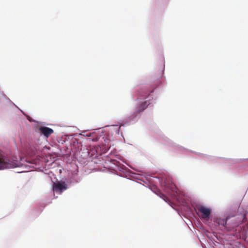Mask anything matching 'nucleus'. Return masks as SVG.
I'll use <instances>...</instances> for the list:
<instances>
[{"label": "nucleus", "instance_id": "nucleus-1", "mask_svg": "<svg viewBox=\"0 0 248 248\" xmlns=\"http://www.w3.org/2000/svg\"><path fill=\"white\" fill-rule=\"evenodd\" d=\"M17 166L16 162H14L8 159L0 151V170L14 168Z\"/></svg>", "mask_w": 248, "mask_h": 248}, {"label": "nucleus", "instance_id": "nucleus-4", "mask_svg": "<svg viewBox=\"0 0 248 248\" xmlns=\"http://www.w3.org/2000/svg\"><path fill=\"white\" fill-rule=\"evenodd\" d=\"M39 131L46 137L48 138L50 135L53 133L54 131L52 129L45 126H41L39 128Z\"/></svg>", "mask_w": 248, "mask_h": 248}, {"label": "nucleus", "instance_id": "nucleus-3", "mask_svg": "<svg viewBox=\"0 0 248 248\" xmlns=\"http://www.w3.org/2000/svg\"><path fill=\"white\" fill-rule=\"evenodd\" d=\"M54 191L61 193L63 190L67 188L66 185L64 182H58L53 184Z\"/></svg>", "mask_w": 248, "mask_h": 248}, {"label": "nucleus", "instance_id": "nucleus-7", "mask_svg": "<svg viewBox=\"0 0 248 248\" xmlns=\"http://www.w3.org/2000/svg\"><path fill=\"white\" fill-rule=\"evenodd\" d=\"M227 218L223 219H219L218 221V223L219 225H222L223 226H225L227 224Z\"/></svg>", "mask_w": 248, "mask_h": 248}, {"label": "nucleus", "instance_id": "nucleus-6", "mask_svg": "<svg viewBox=\"0 0 248 248\" xmlns=\"http://www.w3.org/2000/svg\"><path fill=\"white\" fill-rule=\"evenodd\" d=\"M149 105L147 101H144L139 105L137 111L139 113L142 112Z\"/></svg>", "mask_w": 248, "mask_h": 248}, {"label": "nucleus", "instance_id": "nucleus-2", "mask_svg": "<svg viewBox=\"0 0 248 248\" xmlns=\"http://www.w3.org/2000/svg\"><path fill=\"white\" fill-rule=\"evenodd\" d=\"M196 210L202 214V217L204 219L208 218L211 214L210 210L206 207L198 205L196 207Z\"/></svg>", "mask_w": 248, "mask_h": 248}, {"label": "nucleus", "instance_id": "nucleus-5", "mask_svg": "<svg viewBox=\"0 0 248 248\" xmlns=\"http://www.w3.org/2000/svg\"><path fill=\"white\" fill-rule=\"evenodd\" d=\"M153 92V90L149 91L147 89H141L138 91V94L139 95V96L146 98L149 95L150 93H152Z\"/></svg>", "mask_w": 248, "mask_h": 248}]
</instances>
